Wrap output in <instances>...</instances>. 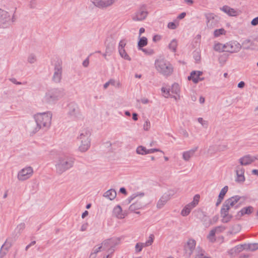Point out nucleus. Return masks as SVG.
<instances>
[{
    "instance_id": "nucleus-1",
    "label": "nucleus",
    "mask_w": 258,
    "mask_h": 258,
    "mask_svg": "<svg viewBox=\"0 0 258 258\" xmlns=\"http://www.w3.org/2000/svg\"><path fill=\"white\" fill-rule=\"evenodd\" d=\"M52 113L50 111L37 113L34 115V118L36 126L31 130L32 133L34 134L40 130H46L51 125Z\"/></svg>"
},
{
    "instance_id": "nucleus-64",
    "label": "nucleus",
    "mask_w": 258,
    "mask_h": 258,
    "mask_svg": "<svg viewBox=\"0 0 258 258\" xmlns=\"http://www.w3.org/2000/svg\"><path fill=\"white\" fill-rule=\"evenodd\" d=\"M140 101L144 104H148L149 102V99L146 98H142L140 100Z\"/></svg>"
},
{
    "instance_id": "nucleus-60",
    "label": "nucleus",
    "mask_w": 258,
    "mask_h": 258,
    "mask_svg": "<svg viewBox=\"0 0 258 258\" xmlns=\"http://www.w3.org/2000/svg\"><path fill=\"white\" fill-rule=\"evenodd\" d=\"M8 251H6V250L2 249L1 247L0 250V258H3L6 255Z\"/></svg>"
},
{
    "instance_id": "nucleus-59",
    "label": "nucleus",
    "mask_w": 258,
    "mask_h": 258,
    "mask_svg": "<svg viewBox=\"0 0 258 258\" xmlns=\"http://www.w3.org/2000/svg\"><path fill=\"white\" fill-rule=\"evenodd\" d=\"M219 220V216L218 215H215L214 216L211 220L210 223L211 224H214L216 223Z\"/></svg>"
},
{
    "instance_id": "nucleus-53",
    "label": "nucleus",
    "mask_w": 258,
    "mask_h": 258,
    "mask_svg": "<svg viewBox=\"0 0 258 258\" xmlns=\"http://www.w3.org/2000/svg\"><path fill=\"white\" fill-rule=\"evenodd\" d=\"M126 45V42L124 40H121L120 41L118 45V50L124 49V47Z\"/></svg>"
},
{
    "instance_id": "nucleus-12",
    "label": "nucleus",
    "mask_w": 258,
    "mask_h": 258,
    "mask_svg": "<svg viewBox=\"0 0 258 258\" xmlns=\"http://www.w3.org/2000/svg\"><path fill=\"white\" fill-rule=\"evenodd\" d=\"M241 48V45L237 41H230L225 44V51L231 53H237Z\"/></svg>"
},
{
    "instance_id": "nucleus-63",
    "label": "nucleus",
    "mask_w": 258,
    "mask_h": 258,
    "mask_svg": "<svg viewBox=\"0 0 258 258\" xmlns=\"http://www.w3.org/2000/svg\"><path fill=\"white\" fill-rule=\"evenodd\" d=\"M89 64V58H87L83 62V66L84 67H87Z\"/></svg>"
},
{
    "instance_id": "nucleus-41",
    "label": "nucleus",
    "mask_w": 258,
    "mask_h": 258,
    "mask_svg": "<svg viewBox=\"0 0 258 258\" xmlns=\"http://www.w3.org/2000/svg\"><path fill=\"white\" fill-rule=\"evenodd\" d=\"M225 33L226 31L223 28L216 29L214 31V36L215 37H218L221 35H225Z\"/></svg>"
},
{
    "instance_id": "nucleus-32",
    "label": "nucleus",
    "mask_w": 258,
    "mask_h": 258,
    "mask_svg": "<svg viewBox=\"0 0 258 258\" xmlns=\"http://www.w3.org/2000/svg\"><path fill=\"white\" fill-rule=\"evenodd\" d=\"M205 251L201 247H198L196 250V255L195 258H210V257L205 255Z\"/></svg>"
},
{
    "instance_id": "nucleus-11",
    "label": "nucleus",
    "mask_w": 258,
    "mask_h": 258,
    "mask_svg": "<svg viewBox=\"0 0 258 258\" xmlns=\"http://www.w3.org/2000/svg\"><path fill=\"white\" fill-rule=\"evenodd\" d=\"M175 194V190L172 189H170L164 193L158 201L156 205L157 208L159 209L162 208Z\"/></svg>"
},
{
    "instance_id": "nucleus-58",
    "label": "nucleus",
    "mask_w": 258,
    "mask_h": 258,
    "mask_svg": "<svg viewBox=\"0 0 258 258\" xmlns=\"http://www.w3.org/2000/svg\"><path fill=\"white\" fill-rule=\"evenodd\" d=\"M194 58L197 62H198L200 60L201 56L198 51H195L194 52Z\"/></svg>"
},
{
    "instance_id": "nucleus-34",
    "label": "nucleus",
    "mask_w": 258,
    "mask_h": 258,
    "mask_svg": "<svg viewBox=\"0 0 258 258\" xmlns=\"http://www.w3.org/2000/svg\"><path fill=\"white\" fill-rule=\"evenodd\" d=\"M253 208L251 206H248L242 208L239 212V214L240 216H243L244 214H250L252 212Z\"/></svg>"
},
{
    "instance_id": "nucleus-10",
    "label": "nucleus",
    "mask_w": 258,
    "mask_h": 258,
    "mask_svg": "<svg viewBox=\"0 0 258 258\" xmlns=\"http://www.w3.org/2000/svg\"><path fill=\"white\" fill-rule=\"evenodd\" d=\"M118 0H90L93 5L99 9H106L116 4Z\"/></svg>"
},
{
    "instance_id": "nucleus-39",
    "label": "nucleus",
    "mask_w": 258,
    "mask_h": 258,
    "mask_svg": "<svg viewBox=\"0 0 258 258\" xmlns=\"http://www.w3.org/2000/svg\"><path fill=\"white\" fill-rule=\"evenodd\" d=\"M170 91L172 93L178 94L180 92V87L179 85L177 83H174L171 87Z\"/></svg>"
},
{
    "instance_id": "nucleus-27",
    "label": "nucleus",
    "mask_w": 258,
    "mask_h": 258,
    "mask_svg": "<svg viewBox=\"0 0 258 258\" xmlns=\"http://www.w3.org/2000/svg\"><path fill=\"white\" fill-rule=\"evenodd\" d=\"M113 215L118 219H123L126 216V214L122 212L121 207L119 205L115 206L113 210Z\"/></svg>"
},
{
    "instance_id": "nucleus-47",
    "label": "nucleus",
    "mask_w": 258,
    "mask_h": 258,
    "mask_svg": "<svg viewBox=\"0 0 258 258\" xmlns=\"http://www.w3.org/2000/svg\"><path fill=\"white\" fill-rule=\"evenodd\" d=\"M151 124L148 119H147L143 125V128L145 131H149L150 128Z\"/></svg>"
},
{
    "instance_id": "nucleus-20",
    "label": "nucleus",
    "mask_w": 258,
    "mask_h": 258,
    "mask_svg": "<svg viewBox=\"0 0 258 258\" xmlns=\"http://www.w3.org/2000/svg\"><path fill=\"white\" fill-rule=\"evenodd\" d=\"M220 10L231 17H236L240 14V11L238 9L231 8L228 6L225 5L220 8Z\"/></svg>"
},
{
    "instance_id": "nucleus-48",
    "label": "nucleus",
    "mask_w": 258,
    "mask_h": 258,
    "mask_svg": "<svg viewBox=\"0 0 258 258\" xmlns=\"http://www.w3.org/2000/svg\"><path fill=\"white\" fill-rule=\"evenodd\" d=\"M252 42L251 40L247 39L243 41L242 45L243 46H247V47H246V48H248L250 45H252Z\"/></svg>"
},
{
    "instance_id": "nucleus-25",
    "label": "nucleus",
    "mask_w": 258,
    "mask_h": 258,
    "mask_svg": "<svg viewBox=\"0 0 258 258\" xmlns=\"http://www.w3.org/2000/svg\"><path fill=\"white\" fill-rule=\"evenodd\" d=\"M198 149V147H194V148L182 153V158L185 161H188L191 157H192L195 154L196 152Z\"/></svg>"
},
{
    "instance_id": "nucleus-35",
    "label": "nucleus",
    "mask_w": 258,
    "mask_h": 258,
    "mask_svg": "<svg viewBox=\"0 0 258 258\" xmlns=\"http://www.w3.org/2000/svg\"><path fill=\"white\" fill-rule=\"evenodd\" d=\"M148 43L147 38L145 37H142L140 38L138 43V49L140 50L143 48V47L146 46Z\"/></svg>"
},
{
    "instance_id": "nucleus-3",
    "label": "nucleus",
    "mask_w": 258,
    "mask_h": 258,
    "mask_svg": "<svg viewBox=\"0 0 258 258\" xmlns=\"http://www.w3.org/2000/svg\"><path fill=\"white\" fill-rule=\"evenodd\" d=\"M91 132L88 128L81 130L77 139L79 142L78 150L81 152L87 151L91 146Z\"/></svg>"
},
{
    "instance_id": "nucleus-55",
    "label": "nucleus",
    "mask_w": 258,
    "mask_h": 258,
    "mask_svg": "<svg viewBox=\"0 0 258 258\" xmlns=\"http://www.w3.org/2000/svg\"><path fill=\"white\" fill-rule=\"evenodd\" d=\"M248 247L251 250H255L258 249V243L250 244Z\"/></svg>"
},
{
    "instance_id": "nucleus-29",
    "label": "nucleus",
    "mask_w": 258,
    "mask_h": 258,
    "mask_svg": "<svg viewBox=\"0 0 258 258\" xmlns=\"http://www.w3.org/2000/svg\"><path fill=\"white\" fill-rule=\"evenodd\" d=\"M228 189V187L227 186H225L221 190L219 195L218 196V199L216 203V206H218L221 204V203L224 199V197L225 194L227 193Z\"/></svg>"
},
{
    "instance_id": "nucleus-18",
    "label": "nucleus",
    "mask_w": 258,
    "mask_h": 258,
    "mask_svg": "<svg viewBox=\"0 0 258 258\" xmlns=\"http://www.w3.org/2000/svg\"><path fill=\"white\" fill-rule=\"evenodd\" d=\"M225 229L226 227L223 225L215 227L210 231L208 238L211 241L213 242L215 240V234H220L223 232Z\"/></svg>"
},
{
    "instance_id": "nucleus-9",
    "label": "nucleus",
    "mask_w": 258,
    "mask_h": 258,
    "mask_svg": "<svg viewBox=\"0 0 258 258\" xmlns=\"http://www.w3.org/2000/svg\"><path fill=\"white\" fill-rule=\"evenodd\" d=\"M148 14V12L146 7L145 5H143L132 15V19L134 21H142L146 18Z\"/></svg>"
},
{
    "instance_id": "nucleus-14",
    "label": "nucleus",
    "mask_w": 258,
    "mask_h": 258,
    "mask_svg": "<svg viewBox=\"0 0 258 258\" xmlns=\"http://www.w3.org/2000/svg\"><path fill=\"white\" fill-rule=\"evenodd\" d=\"M62 77V67L59 63L58 62L55 64L54 73L52 77V81L56 83H59L61 81Z\"/></svg>"
},
{
    "instance_id": "nucleus-62",
    "label": "nucleus",
    "mask_w": 258,
    "mask_h": 258,
    "mask_svg": "<svg viewBox=\"0 0 258 258\" xmlns=\"http://www.w3.org/2000/svg\"><path fill=\"white\" fill-rule=\"evenodd\" d=\"M251 25L252 26H256L258 25V17L254 18L251 21Z\"/></svg>"
},
{
    "instance_id": "nucleus-5",
    "label": "nucleus",
    "mask_w": 258,
    "mask_h": 258,
    "mask_svg": "<svg viewBox=\"0 0 258 258\" xmlns=\"http://www.w3.org/2000/svg\"><path fill=\"white\" fill-rule=\"evenodd\" d=\"M155 66L158 73L165 77H168L173 72L172 65L164 59H159L155 61Z\"/></svg>"
},
{
    "instance_id": "nucleus-44",
    "label": "nucleus",
    "mask_w": 258,
    "mask_h": 258,
    "mask_svg": "<svg viewBox=\"0 0 258 258\" xmlns=\"http://www.w3.org/2000/svg\"><path fill=\"white\" fill-rule=\"evenodd\" d=\"M114 48V44L113 43L107 44L106 46V53L110 55L113 52Z\"/></svg>"
},
{
    "instance_id": "nucleus-28",
    "label": "nucleus",
    "mask_w": 258,
    "mask_h": 258,
    "mask_svg": "<svg viewBox=\"0 0 258 258\" xmlns=\"http://www.w3.org/2000/svg\"><path fill=\"white\" fill-rule=\"evenodd\" d=\"M25 228V224L24 223H21L17 225L15 228L14 233L12 234V236H14L17 238L19 236L22 231Z\"/></svg>"
},
{
    "instance_id": "nucleus-38",
    "label": "nucleus",
    "mask_w": 258,
    "mask_h": 258,
    "mask_svg": "<svg viewBox=\"0 0 258 258\" xmlns=\"http://www.w3.org/2000/svg\"><path fill=\"white\" fill-rule=\"evenodd\" d=\"M118 51H119L120 56L122 58H123L126 60H129V61H130L131 60V58L127 54V53H126V52L124 49L118 50Z\"/></svg>"
},
{
    "instance_id": "nucleus-57",
    "label": "nucleus",
    "mask_w": 258,
    "mask_h": 258,
    "mask_svg": "<svg viewBox=\"0 0 258 258\" xmlns=\"http://www.w3.org/2000/svg\"><path fill=\"white\" fill-rule=\"evenodd\" d=\"M168 28L170 29H175L177 28V25L174 22H169L168 24Z\"/></svg>"
},
{
    "instance_id": "nucleus-17",
    "label": "nucleus",
    "mask_w": 258,
    "mask_h": 258,
    "mask_svg": "<svg viewBox=\"0 0 258 258\" xmlns=\"http://www.w3.org/2000/svg\"><path fill=\"white\" fill-rule=\"evenodd\" d=\"M68 114L72 118H77L80 115V111L78 105L74 103H70L68 105Z\"/></svg>"
},
{
    "instance_id": "nucleus-6",
    "label": "nucleus",
    "mask_w": 258,
    "mask_h": 258,
    "mask_svg": "<svg viewBox=\"0 0 258 258\" xmlns=\"http://www.w3.org/2000/svg\"><path fill=\"white\" fill-rule=\"evenodd\" d=\"M15 21L14 16L11 17L10 13L0 9V28H6L9 27L12 22Z\"/></svg>"
},
{
    "instance_id": "nucleus-56",
    "label": "nucleus",
    "mask_w": 258,
    "mask_h": 258,
    "mask_svg": "<svg viewBox=\"0 0 258 258\" xmlns=\"http://www.w3.org/2000/svg\"><path fill=\"white\" fill-rule=\"evenodd\" d=\"M37 5V1L36 0H31L30 1L29 7L31 9H34L36 7Z\"/></svg>"
},
{
    "instance_id": "nucleus-2",
    "label": "nucleus",
    "mask_w": 258,
    "mask_h": 258,
    "mask_svg": "<svg viewBox=\"0 0 258 258\" xmlns=\"http://www.w3.org/2000/svg\"><path fill=\"white\" fill-rule=\"evenodd\" d=\"M64 93L62 88H52L48 89L43 98V102L54 104L64 96Z\"/></svg>"
},
{
    "instance_id": "nucleus-15",
    "label": "nucleus",
    "mask_w": 258,
    "mask_h": 258,
    "mask_svg": "<svg viewBox=\"0 0 258 258\" xmlns=\"http://www.w3.org/2000/svg\"><path fill=\"white\" fill-rule=\"evenodd\" d=\"M205 16L206 18L207 26L209 28H213L216 26L217 24V17L213 13L205 14Z\"/></svg>"
},
{
    "instance_id": "nucleus-4",
    "label": "nucleus",
    "mask_w": 258,
    "mask_h": 258,
    "mask_svg": "<svg viewBox=\"0 0 258 258\" xmlns=\"http://www.w3.org/2000/svg\"><path fill=\"white\" fill-rule=\"evenodd\" d=\"M75 159L72 157L63 155L59 157L55 165L56 171L61 174L71 168L74 164Z\"/></svg>"
},
{
    "instance_id": "nucleus-54",
    "label": "nucleus",
    "mask_w": 258,
    "mask_h": 258,
    "mask_svg": "<svg viewBox=\"0 0 258 258\" xmlns=\"http://www.w3.org/2000/svg\"><path fill=\"white\" fill-rule=\"evenodd\" d=\"M156 152H161L163 153V152L159 149H147L146 154H152Z\"/></svg>"
},
{
    "instance_id": "nucleus-42",
    "label": "nucleus",
    "mask_w": 258,
    "mask_h": 258,
    "mask_svg": "<svg viewBox=\"0 0 258 258\" xmlns=\"http://www.w3.org/2000/svg\"><path fill=\"white\" fill-rule=\"evenodd\" d=\"M214 49L216 51H225V44L217 43L214 45Z\"/></svg>"
},
{
    "instance_id": "nucleus-51",
    "label": "nucleus",
    "mask_w": 258,
    "mask_h": 258,
    "mask_svg": "<svg viewBox=\"0 0 258 258\" xmlns=\"http://www.w3.org/2000/svg\"><path fill=\"white\" fill-rule=\"evenodd\" d=\"M161 91H162V93H164V96L165 97H166V98L168 97V96H169V92H170L169 89H166L164 87H162L161 89Z\"/></svg>"
},
{
    "instance_id": "nucleus-16",
    "label": "nucleus",
    "mask_w": 258,
    "mask_h": 258,
    "mask_svg": "<svg viewBox=\"0 0 258 258\" xmlns=\"http://www.w3.org/2000/svg\"><path fill=\"white\" fill-rule=\"evenodd\" d=\"M255 161L254 156H252L250 154L245 155L238 159L239 165L247 166L250 165Z\"/></svg>"
},
{
    "instance_id": "nucleus-61",
    "label": "nucleus",
    "mask_w": 258,
    "mask_h": 258,
    "mask_svg": "<svg viewBox=\"0 0 258 258\" xmlns=\"http://www.w3.org/2000/svg\"><path fill=\"white\" fill-rule=\"evenodd\" d=\"M136 251L139 252L142 251L143 248L140 246V243H137L135 246Z\"/></svg>"
},
{
    "instance_id": "nucleus-50",
    "label": "nucleus",
    "mask_w": 258,
    "mask_h": 258,
    "mask_svg": "<svg viewBox=\"0 0 258 258\" xmlns=\"http://www.w3.org/2000/svg\"><path fill=\"white\" fill-rule=\"evenodd\" d=\"M198 122L201 123L204 127H207L208 126V122L204 120L203 118L199 117L198 118Z\"/></svg>"
},
{
    "instance_id": "nucleus-33",
    "label": "nucleus",
    "mask_w": 258,
    "mask_h": 258,
    "mask_svg": "<svg viewBox=\"0 0 258 258\" xmlns=\"http://www.w3.org/2000/svg\"><path fill=\"white\" fill-rule=\"evenodd\" d=\"M145 195V194L143 192H138L135 193L128 198L127 199V203H131L133 200L138 199V198H143Z\"/></svg>"
},
{
    "instance_id": "nucleus-19",
    "label": "nucleus",
    "mask_w": 258,
    "mask_h": 258,
    "mask_svg": "<svg viewBox=\"0 0 258 258\" xmlns=\"http://www.w3.org/2000/svg\"><path fill=\"white\" fill-rule=\"evenodd\" d=\"M229 209L227 208L222 207L220 210V215L222 217L221 222L223 223H227L229 222L232 218L231 214H229Z\"/></svg>"
},
{
    "instance_id": "nucleus-45",
    "label": "nucleus",
    "mask_w": 258,
    "mask_h": 258,
    "mask_svg": "<svg viewBox=\"0 0 258 258\" xmlns=\"http://www.w3.org/2000/svg\"><path fill=\"white\" fill-rule=\"evenodd\" d=\"M242 249V245H237L234 248L230 249L228 252L230 254H232L234 252H239Z\"/></svg>"
},
{
    "instance_id": "nucleus-30",
    "label": "nucleus",
    "mask_w": 258,
    "mask_h": 258,
    "mask_svg": "<svg viewBox=\"0 0 258 258\" xmlns=\"http://www.w3.org/2000/svg\"><path fill=\"white\" fill-rule=\"evenodd\" d=\"M103 197L112 201L116 197V192L114 189H110L104 193Z\"/></svg>"
},
{
    "instance_id": "nucleus-26",
    "label": "nucleus",
    "mask_w": 258,
    "mask_h": 258,
    "mask_svg": "<svg viewBox=\"0 0 258 258\" xmlns=\"http://www.w3.org/2000/svg\"><path fill=\"white\" fill-rule=\"evenodd\" d=\"M17 239V238L14 236H12L11 237H8L5 242L2 246V249H4V250H6V251H9V249L12 246L14 241H15Z\"/></svg>"
},
{
    "instance_id": "nucleus-52",
    "label": "nucleus",
    "mask_w": 258,
    "mask_h": 258,
    "mask_svg": "<svg viewBox=\"0 0 258 258\" xmlns=\"http://www.w3.org/2000/svg\"><path fill=\"white\" fill-rule=\"evenodd\" d=\"M154 239V235L153 234H150L149 237V239L146 241L147 245L150 246L152 244Z\"/></svg>"
},
{
    "instance_id": "nucleus-37",
    "label": "nucleus",
    "mask_w": 258,
    "mask_h": 258,
    "mask_svg": "<svg viewBox=\"0 0 258 258\" xmlns=\"http://www.w3.org/2000/svg\"><path fill=\"white\" fill-rule=\"evenodd\" d=\"M177 46V41L174 39H173L169 44V49L172 50L173 52H176V47Z\"/></svg>"
},
{
    "instance_id": "nucleus-46",
    "label": "nucleus",
    "mask_w": 258,
    "mask_h": 258,
    "mask_svg": "<svg viewBox=\"0 0 258 258\" xmlns=\"http://www.w3.org/2000/svg\"><path fill=\"white\" fill-rule=\"evenodd\" d=\"M36 60H37L36 57L33 54H30L28 56V58H27V61L30 63H34L36 61Z\"/></svg>"
},
{
    "instance_id": "nucleus-40",
    "label": "nucleus",
    "mask_w": 258,
    "mask_h": 258,
    "mask_svg": "<svg viewBox=\"0 0 258 258\" xmlns=\"http://www.w3.org/2000/svg\"><path fill=\"white\" fill-rule=\"evenodd\" d=\"M147 149L144 146H140L137 147L136 152L138 154L140 155H146Z\"/></svg>"
},
{
    "instance_id": "nucleus-36",
    "label": "nucleus",
    "mask_w": 258,
    "mask_h": 258,
    "mask_svg": "<svg viewBox=\"0 0 258 258\" xmlns=\"http://www.w3.org/2000/svg\"><path fill=\"white\" fill-rule=\"evenodd\" d=\"M103 249V245H101L99 246H95L93 249L92 251L90 254L89 258H95L96 256V254L98 252H99L101 249Z\"/></svg>"
},
{
    "instance_id": "nucleus-49",
    "label": "nucleus",
    "mask_w": 258,
    "mask_h": 258,
    "mask_svg": "<svg viewBox=\"0 0 258 258\" xmlns=\"http://www.w3.org/2000/svg\"><path fill=\"white\" fill-rule=\"evenodd\" d=\"M199 196L197 195L194 197V200L190 203L192 204L194 206L196 207L198 203H199Z\"/></svg>"
},
{
    "instance_id": "nucleus-8",
    "label": "nucleus",
    "mask_w": 258,
    "mask_h": 258,
    "mask_svg": "<svg viewBox=\"0 0 258 258\" xmlns=\"http://www.w3.org/2000/svg\"><path fill=\"white\" fill-rule=\"evenodd\" d=\"M119 238L116 237L105 240L102 243L103 250L110 251L112 253L114 250V248L119 243Z\"/></svg>"
},
{
    "instance_id": "nucleus-43",
    "label": "nucleus",
    "mask_w": 258,
    "mask_h": 258,
    "mask_svg": "<svg viewBox=\"0 0 258 258\" xmlns=\"http://www.w3.org/2000/svg\"><path fill=\"white\" fill-rule=\"evenodd\" d=\"M109 81L110 85L113 86L116 88H119L121 87V83L119 81L112 79H110Z\"/></svg>"
},
{
    "instance_id": "nucleus-7",
    "label": "nucleus",
    "mask_w": 258,
    "mask_h": 258,
    "mask_svg": "<svg viewBox=\"0 0 258 258\" xmlns=\"http://www.w3.org/2000/svg\"><path fill=\"white\" fill-rule=\"evenodd\" d=\"M33 172V169L31 166H26L18 172L17 179L21 181L27 180L31 178Z\"/></svg>"
},
{
    "instance_id": "nucleus-23",
    "label": "nucleus",
    "mask_w": 258,
    "mask_h": 258,
    "mask_svg": "<svg viewBox=\"0 0 258 258\" xmlns=\"http://www.w3.org/2000/svg\"><path fill=\"white\" fill-rule=\"evenodd\" d=\"M202 74L203 72L201 71H192L188 77V79L192 80L194 83H198L199 81L204 80V78L200 77Z\"/></svg>"
},
{
    "instance_id": "nucleus-21",
    "label": "nucleus",
    "mask_w": 258,
    "mask_h": 258,
    "mask_svg": "<svg viewBox=\"0 0 258 258\" xmlns=\"http://www.w3.org/2000/svg\"><path fill=\"white\" fill-rule=\"evenodd\" d=\"M240 197L239 196L232 197L226 200L222 206L230 210L231 208L233 207L240 200Z\"/></svg>"
},
{
    "instance_id": "nucleus-31",
    "label": "nucleus",
    "mask_w": 258,
    "mask_h": 258,
    "mask_svg": "<svg viewBox=\"0 0 258 258\" xmlns=\"http://www.w3.org/2000/svg\"><path fill=\"white\" fill-rule=\"evenodd\" d=\"M195 207L192 204L189 203L188 204L186 205L182 210L181 212V215L183 216H187L190 213L191 210Z\"/></svg>"
},
{
    "instance_id": "nucleus-13",
    "label": "nucleus",
    "mask_w": 258,
    "mask_h": 258,
    "mask_svg": "<svg viewBox=\"0 0 258 258\" xmlns=\"http://www.w3.org/2000/svg\"><path fill=\"white\" fill-rule=\"evenodd\" d=\"M236 177L235 181L239 183H242L245 180L244 176L245 170L243 167L240 165H237L235 167Z\"/></svg>"
},
{
    "instance_id": "nucleus-24",
    "label": "nucleus",
    "mask_w": 258,
    "mask_h": 258,
    "mask_svg": "<svg viewBox=\"0 0 258 258\" xmlns=\"http://www.w3.org/2000/svg\"><path fill=\"white\" fill-rule=\"evenodd\" d=\"M145 203L141 199H137L135 202L133 203L129 207V210L131 212H135L136 210L142 209L144 207Z\"/></svg>"
},
{
    "instance_id": "nucleus-22",
    "label": "nucleus",
    "mask_w": 258,
    "mask_h": 258,
    "mask_svg": "<svg viewBox=\"0 0 258 258\" xmlns=\"http://www.w3.org/2000/svg\"><path fill=\"white\" fill-rule=\"evenodd\" d=\"M196 245V241L193 239H189L184 246L185 253L190 256L195 249Z\"/></svg>"
}]
</instances>
